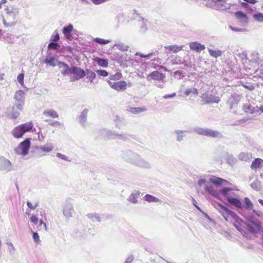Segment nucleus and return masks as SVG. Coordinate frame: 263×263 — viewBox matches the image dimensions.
<instances>
[{"instance_id":"1","label":"nucleus","mask_w":263,"mask_h":263,"mask_svg":"<svg viewBox=\"0 0 263 263\" xmlns=\"http://www.w3.org/2000/svg\"><path fill=\"white\" fill-rule=\"evenodd\" d=\"M206 182L205 179H201L199 180L198 184L200 186L204 185L205 191L218 199L220 198L221 196H223L228 202L230 199H233L238 195L233 192V190L231 187H225L218 191L215 190L213 186L206 184Z\"/></svg>"},{"instance_id":"2","label":"nucleus","mask_w":263,"mask_h":263,"mask_svg":"<svg viewBox=\"0 0 263 263\" xmlns=\"http://www.w3.org/2000/svg\"><path fill=\"white\" fill-rule=\"evenodd\" d=\"M121 157L127 162L137 167L144 168L151 167L149 162L142 158L138 154L130 150L122 151Z\"/></svg>"},{"instance_id":"3","label":"nucleus","mask_w":263,"mask_h":263,"mask_svg":"<svg viewBox=\"0 0 263 263\" xmlns=\"http://www.w3.org/2000/svg\"><path fill=\"white\" fill-rule=\"evenodd\" d=\"M219 208V212L222 215L226 220H228V218H232L234 220V226L240 232L242 231L241 227L245 223L237 216V215L229 210L226 206L223 205L221 204H218Z\"/></svg>"},{"instance_id":"4","label":"nucleus","mask_w":263,"mask_h":263,"mask_svg":"<svg viewBox=\"0 0 263 263\" xmlns=\"http://www.w3.org/2000/svg\"><path fill=\"white\" fill-rule=\"evenodd\" d=\"M24 92L23 90L17 91L14 95L15 103L12 107V116L16 119L20 115L19 110H21L24 103Z\"/></svg>"},{"instance_id":"5","label":"nucleus","mask_w":263,"mask_h":263,"mask_svg":"<svg viewBox=\"0 0 263 263\" xmlns=\"http://www.w3.org/2000/svg\"><path fill=\"white\" fill-rule=\"evenodd\" d=\"M165 74L157 70L151 72L146 77L148 81H155V85L160 88H163L165 86Z\"/></svg>"},{"instance_id":"6","label":"nucleus","mask_w":263,"mask_h":263,"mask_svg":"<svg viewBox=\"0 0 263 263\" xmlns=\"http://www.w3.org/2000/svg\"><path fill=\"white\" fill-rule=\"evenodd\" d=\"M32 127V122L24 123L15 127L11 132V134L15 138H20L25 133L31 130Z\"/></svg>"},{"instance_id":"7","label":"nucleus","mask_w":263,"mask_h":263,"mask_svg":"<svg viewBox=\"0 0 263 263\" xmlns=\"http://www.w3.org/2000/svg\"><path fill=\"white\" fill-rule=\"evenodd\" d=\"M30 145V139L27 138L21 142L15 148L14 152L18 155L26 156L28 154Z\"/></svg>"},{"instance_id":"8","label":"nucleus","mask_w":263,"mask_h":263,"mask_svg":"<svg viewBox=\"0 0 263 263\" xmlns=\"http://www.w3.org/2000/svg\"><path fill=\"white\" fill-rule=\"evenodd\" d=\"M7 11L6 17L9 20L11 21V22L7 23L5 19L3 20V23L6 26H11L13 24V22L15 20L16 16L18 14V9L17 8L12 7L10 8L6 9Z\"/></svg>"},{"instance_id":"9","label":"nucleus","mask_w":263,"mask_h":263,"mask_svg":"<svg viewBox=\"0 0 263 263\" xmlns=\"http://www.w3.org/2000/svg\"><path fill=\"white\" fill-rule=\"evenodd\" d=\"M251 224L247 225V229L249 232L251 233H256L260 231L261 228L260 222L257 219H256L253 216H248V217L245 216Z\"/></svg>"},{"instance_id":"10","label":"nucleus","mask_w":263,"mask_h":263,"mask_svg":"<svg viewBox=\"0 0 263 263\" xmlns=\"http://www.w3.org/2000/svg\"><path fill=\"white\" fill-rule=\"evenodd\" d=\"M74 212L73 205L71 199H67L63 206V214L67 220H69L72 217V214Z\"/></svg>"},{"instance_id":"11","label":"nucleus","mask_w":263,"mask_h":263,"mask_svg":"<svg viewBox=\"0 0 263 263\" xmlns=\"http://www.w3.org/2000/svg\"><path fill=\"white\" fill-rule=\"evenodd\" d=\"M69 76H70L71 81L78 80L85 76V71L81 68L72 66Z\"/></svg>"},{"instance_id":"12","label":"nucleus","mask_w":263,"mask_h":263,"mask_svg":"<svg viewBox=\"0 0 263 263\" xmlns=\"http://www.w3.org/2000/svg\"><path fill=\"white\" fill-rule=\"evenodd\" d=\"M12 165L9 160L0 156V171L9 172L12 170Z\"/></svg>"},{"instance_id":"13","label":"nucleus","mask_w":263,"mask_h":263,"mask_svg":"<svg viewBox=\"0 0 263 263\" xmlns=\"http://www.w3.org/2000/svg\"><path fill=\"white\" fill-rule=\"evenodd\" d=\"M109 85L114 89L119 91H123L126 89L127 83L124 81L118 82H112L110 80L107 81Z\"/></svg>"},{"instance_id":"14","label":"nucleus","mask_w":263,"mask_h":263,"mask_svg":"<svg viewBox=\"0 0 263 263\" xmlns=\"http://www.w3.org/2000/svg\"><path fill=\"white\" fill-rule=\"evenodd\" d=\"M58 65L61 73L64 76H70L71 71V67L68 64L63 62H59Z\"/></svg>"},{"instance_id":"15","label":"nucleus","mask_w":263,"mask_h":263,"mask_svg":"<svg viewBox=\"0 0 263 263\" xmlns=\"http://www.w3.org/2000/svg\"><path fill=\"white\" fill-rule=\"evenodd\" d=\"M202 99L205 101L206 103H218L220 101V98L218 97L215 96L212 94H203L202 96Z\"/></svg>"},{"instance_id":"16","label":"nucleus","mask_w":263,"mask_h":263,"mask_svg":"<svg viewBox=\"0 0 263 263\" xmlns=\"http://www.w3.org/2000/svg\"><path fill=\"white\" fill-rule=\"evenodd\" d=\"M228 203L231 205L234 206L237 208L238 210H242L243 208L242 202L238 195L233 199H230V201H228Z\"/></svg>"},{"instance_id":"17","label":"nucleus","mask_w":263,"mask_h":263,"mask_svg":"<svg viewBox=\"0 0 263 263\" xmlns=\"http://www.w3.org/2000/svg\"><path fill=\"white\" fill-rule=\"evenodd\" d=\"M205 136L218 139H222L223 137V135L219 131L209 128H207Z\"/></svg>"},{"instance_id":"18","label":"nucleus","mask_w":263,"mask_h":263,"mask_svg":"<svg viewBox=\"0 0 263 263\" xmlns=\"http://www.w3.org/2000/svg\"><path fill=\"white\" fill-rule=\"evenodd\" d=\"M190 48L191 50L196 51L197 52L200 53L201 51L205 49V47L197 42H191L189 44Z\"/></svg>"},{"instance_id":"19","label":"nucleus","mask_w":263,"mask_h":263,"mask_svg":"<svg viewBox=\"0 0 263 263\" xmlns=\"http://www.w3.org/2000/svg\"><path fill=\"white\" fill-rule=\"evenodd\" d=\"M250 61L257 64H261L263 62V58L255 51L252 52L250 56Z\"/></svg>"},{"instance_id":"20","label":"nucleus","mask_w":263,"mask_h":263,"mask_svg":"<svg viewBox=\"0 0 263 263\" xmlns=\"http://www.w3.org/2000/svg\"><path fill=\"white\" fill-rule=\"evenodd\" d=\"M236 18L242 24H245L248 22V16L246 14L241 11H238L235 13Z\"/></svg>"},{"instance_id":"21","label":"nucleus","mask_w":263,"mask_h":263,"mask_svg":"<svg viewBox=\"0 0 263 263\" xmlns=\"http://www.w3.org/2000/svg\"><path fill=\"white\" fill-rule=\"evenodd\" d=\"M73 29V26L71 24L64 27L63 28V33L64 34L66 38L68 40H71L72 39V35L71 32Z\"/></svg>"},{"instance_id":"22","label":"nucleus","mask_w":263,"mask_h":263,"mask_svg":"<svg viewBox=\"0 0 263 263\" xmlns=\"http://www.w3.org/2000/svg\"><path fill=\"white\" fill-rule=\"evenodd\" d=\"M243 110L249 114H254L259 111V108L250 104H245L243 106Z\"/></svg>"},{"instance_id":"23","label":"nucleus","mask_w":263,"mask_h":263,"mask_svg":"<svg viewBox=\"0 0 263 263\" xmlns=\"http://www.w3.org/2000/svg\"><path fill=\"white\" fill-rule=\"evenodd\" d=\"M101 134L103 136L106 137L109 139H116L117 133L115 131L110 130L106 129H103L101 130Z\"/></svg>"},{"instance_id":"24","label":"nucleus","mask_w":263,"mask_h":263,"mask_svg":"<svg viewBox=\"0 0 263 263\" xmlns=\"http://www.w3.org/2000/svg\"><path fill=\"white\" fill-rule=\"evenodd\" d=\"M188 132L187 130L176 129L174 130V134L176 135V141L181 142L183 140L185 137V133Z\"/></svg>"},{"instance_id":"25","label":"nucleus","mask_w":263,"mask_h":263,"mask_svg":"<svg viewBox=\"0 0 263 263\" xmlns=\"http://www.w3.org/2000/svg\"><path fill=\"white\" fill-rule=\"evenodd\" d=\"M210 181L213 184L216 185H220L223 183H228L229 182L227 180H225L224 179L217 177L216 176H212L210 178Z\"/></svg>"},{"instance_id":"26","label":"nucleus","mask_w":263,"mask_h":263,"mask_svg":"<svg viewBox=\"0 0 263 263\" xmlns=\"http://www.w3.org/2000/svg\"><path fill=\"white\" fill-rule=\"evenodd\" d=\"M140 193L139 191H134L129 195L127 200L131 203H136L138 202V198L140 197Z\"/></svg>"},{"instance_id":"27","label":"nucleus","mask_w":263,"mask_h":263,"mask_svg":"<svg viewBox=\"0 0 263 263\" xmlns=\"http://www.w3.org/2000/svg\"><path fill=\"white\" fill-rule=\"evenodd\" d=\"M88 112V109L85 108L81 112L79 116V122L82 126H85V125Z\"/></svg>"},{"instance_id":"28","label":"nucleus","mask_w":263,"mask_h":263,"mask_svg":"<svg viewBox=\"0 0 263 263\" xmlns=\"http://www.w3.org/2000/svg\"><path fill=\"white\" fill-rule=\"evenodd\" d=\"M44 62L50 66L54 67L57 65V60L55 57L52 55H48L44 60Z\"/></svg>"},{"instance_id":"29","label":"nucleus","mask_w":263,"mask_h":263,"mask_svg":"<svg viewBox=\"0 0 263 263\" xmlns=\"http://www.w3.org/2000/svg\"><path fill=\"white\" fill-rule=\"evenodd\" d=\"M37 149L42 152L48 153L53 149V146L51 143H46L44 145L39 147Z\"/></svg>"},{"instance_id":"30","label":"nucleus","mask_w":263,"mask_h":263,"mask_svg":"<svg viewBox=\"0 0 263 263\" xmlns=\"http://www.w3.org/2000/svg\"><path fill=\"white\" fill-rule=\"evenodd\" d=\"M214 3H221L222 10L230 9L232 5L230 3H227V0H211Z\"/></svg>"},{"instance_id":"31","label":"nucleus","mask_w":263,"mask_h":263,"mask_svg":"<svg viewBox=\"0 0 263 263\" xmlns=\"http://www.w3.org/2000/svg\"><path fill=\"white\" fill-rule=\"evenodd\" d=\"M87 217L92 222H101V218L100 215L95 213H91L87 214Z\"/></svg>"},{"instance_id":"32","label":"nucleus","mask_w":263,"mask_h":263,"mask_svg":"<svg viewBox=\"0 0 263 263\" xmlns=\"http://www.w3.org/2000/svg\"><path fill=\"white\" fill-rule=\"evenodd\" d=\"M85 71V76H86V79L87 80L86 82H92L96 77V73L92 71L89 69H86V70Z\"/></svg>"},{"instance_id":"33","label":"nucleus","mask_w":263,"mask_h":263,"mask_svg":"<svg viewBox=\"0 0 263 263\" xmlns=\"http://www.w3.org/2000/svg\"><path fill=\"white\" fill-rule=\"evenodd\" d=\"M263 164V160L260 158H256L252 163L251 168L253 170L260 168Z\"/></svg>"},{"instance_id":"34","label":"nucleus","mask_w":263,"mask_h":263,"mask_svg":"<svg viewBox=\"0 0 263 263\" xmlns=\"http://www.w3.org/2000/svg\"><path fill=\"white\" fill-rule=\"evenodd\" d=\"M43 115L53 118H57L59 117L58 114L53 109L46 110L44 111Z\"/></svg>"},{"instance_id":"35","label":"nucleus","mask_w":263,"mask_h":263,"mask_svg":"<svg viewBox=\"0 0 263 263\" xmlns=\"http://www.w3.org/2000/svg\"><path fill=\"white\" fill-rule=\"evenodd\" d=\"M95 62L98 65L103 67H106L108 66V61L106 59L97 57L95 58Z\"/></svg>"},{"instance_id":"36","label":"nucleus","mask_w":263,"mask_h":263,"mask_svg":"<svg viewBox=\"0 0 263 263\" xmlns=\"http://www.w3.org/2000/svg\"><path fill=\"white\" fill-rule=\"evenodd\" d=\"M206 129H207V128H202L201 127L197 126V127H195L193 129V131L198 135L205 136Z\"/></svg>"},{"instance_id":"37","label":"nucleus","mask_w":263,"mask_h":263,"mask_svg":"<svg viewBox=\"0 0 263 263\" xmlns=\"http://www.w3.org/2000/svg\"><path fill=\"white\" fill-rule=\"evenodd\" d=\"M130 135L126 133H117V135H116V139L121 140L124 141H127L130 139Z\"/></svg>"},{"instance_id":"38","label":"nucleus","mask_w":263,"mask_h":263,"mask_svg":"<svg viewBox=\"0 0 263 263\" xmlns=\"http://www.w3.org/2000/svg\"><path fill=\"white\" fill-rule=\"evenodd\" d=\"M244 203L245 204L243 205V208H245L246 209L251 210L253 208V204L249 198L245 197L244 198Z\"/></svg>"},{"instance_id":"39","label":"nucleus","mask_w":263,"mask_h":263,"mask_svg":"<svg viewBox=\"0 0 263 263\" xmlns=\"http://www.w3.org/2000/svg\"><path fill=\"white\" fill-rule=\"evenodd\" d=\"M116 47L117 48L122 51H126L128 50L129 47L123 43H118L116 44L114 47Z\"/></svg>"},{"instance_id":"40","label":"nucleus","mask_w":263,"mask_h":263,"mask_svg":"<svg viewBox=\"0 0 263 263\" xmlns=\"http://www.w3.org/2000/svg\"><path fill=\"white\" fill-rule=\"evenodd\" d=\"M165 48L169 49L170 51H173L174 53H177L182 49V46L171 45L165 47Z\"/></svg>"},{"instance_id":"41","label":"nucleus","mask_w":263,"mask_h":263,"mask_svg":"<svg viewBox=\"0 0 263 263\" xmlns=\"http://www.w3.org/2000/svg\"><path fill=\"white\" fill-rule=\"evenodd\" d=\"M209 52L211 56L217 58L221 55L222 52L220 50H214L212 49H209Z\"/></svg>"},{"instance_id":"42","label":"nucleus","mask_w":263,"mask_h":263,"mask_svg":"<svg viewBox=\"0 0 263 263\" xmlns=\"http://www.w3.org/2000/svg\"><path fill=\"white\" fill-rule=\"evenodd\" d=\"M145 110L146 109L144 107H131L129 109L130 112L135 114H139Z\"/></svg>"},{"instance_id":"43","label":"nucleus","mask_w":263,"mask_h":263,"mask_svg":"<svg viewBox=\"0 0 263 263\" xmlns=\"http://www.w3.org/2000/svg\"><path fill=\"white\" fill-rule=\"evenodd\" d=\"M144 199L148 202H156L159 200L156 197L149 194L144 196Z\"/></svg>"},{"instance_id":"44","label":"nucleus","mask_w":263,"mask_h":263,"mask_svg":"<svg viewBox=\"0 0 263 263\" xmlns=\"http://www.w3.org/2000/svg\"><path fill=\"white\" fill-rule=\"evenodd\" d=\"M191 93L197 95L198 90L196 88L194 87L188 88L185 89L184 94L185 96H188Z\"/></svg>"},{"instance_id":"45","label":"nucleus","mask_w":263,"mask_h":263,"mask_svg":"<svg viewBox=\"0 0 263 263\" xmlns=\"http://www.w3.org/2000/svg\"><path fill=\"white\" fill-rule=\"evenodd\" d=\"M250 158V155L248 153H241L238 155V159L241 161H248Z\"/></svg>"},{"instance_id":"46","label":"nucleus","mask_w":263,"mask_h":263,"mask_svg":"<svg viewBox=\"0 0 263 263\" xmlns=\"http://www.w3.org/2000/svg\"><path fill=\"white\" fill-rule=\"evenodd\" d=\"M174 77L175 78L180 80L185 77V74L182 71L177 70L174 72Z\"/></svg>"},{"instance_id":"47","label":"nucleus","mask_w":263,"mask_h":263,"mask_svg":"<svg viewBox=\"0 0 263 263\" xmlns=\"http://www.w3.org/2000/svg\"><path fill=\"white\" fill-rule=\"evenodd\" d=\"M253 18L258 22H263V14L257 12L253 14Z\"/></svg>"},{"instance_id":"48","label":"nucleus","mask_w":263,"mask_h":263,"mask_svg":"<svg viewBox=\"0 0 263 263\" xmlns=\"http://www.w3.org/2000/svg\"><path fill=\"white\" fill-rule=\"evenodd\" d=\"M227 160L228 163L230 165H233L236 162V158L232 155H228L227 156Z\"/></svg>"},{"instance_id":"49","label":"nucleus","mask_w":263,"mask_h":263,"mask_svg":"<svg viewBox=\"0 0 263 263\" xmlns=\"http://www.w3.org/2000/svg\"><path fill=\"white\" fill-rule=\"evenodd\" d=\"M94 41H95L96 43H97L98 44H102V45H105L110 42V41H109V40H104V39H102L98 38V37L95 38L94 39Z\"/></svg>"},{"instance_id":"50","label":"nucleus","mask_w":263,"mask_h":263,"mask_svg":"<svg viewBox=\"0 0 263 263\" xmlns=\"http://www.w3.org/2000/svg\"><path fill=\"white\" fill-rule=\"evenodd\" d=\"M4 39L8 42V43H13L14 41V35L11 34L7 33L6 35L4 36Z\"/></svg>"},{"instance_id":"51","label":"nucleus","mask_w":263,"mask_h":263,"mask_svg":"<svg viewBox=\"0 0 263 263\" xmlns=\"http://www.w3.org/2000/svg\"><path fill=\"white\" fill-rule=\"evenodd\" d=\"M59 45L58 43L53 42L50 43L48 45V49H57L59 47Z\"/></svg>"},{"instance_id":"52","label":"nucleus","mask_w":263,"mask_h":263,"mask_svg":"<svg viewBox=\"0 0 263 263\" xmlns=\"http://www.w3.org/2000/svg\"><path fill=\"white\" fill-rule=\"evenodd\" d=\"M172 61L174 60V63L175 64H181L183 63V61L179 57H177L176 56H172Z\"/></svg>"},{"instance_id":"53","label":"nucleus","mask_w":263,"mask_h":263,"mask_svg":"<svg viewBox=\"0 0 263 263\" xmlns=\"http://www.w3.org/2000/svg\"><path fill=\"white\" fill-rule=\"evenodd\" d=\"M122 74L121 73L117 72L115 74L111 75L110 79L111 80H118L121 78Z\"/></svg>"},{"instance_id":"54","label":"nucleus","mask_w":263,"mask_h":263,"mask_svg":"<svg viewBox=\"0 0 263 263\" xmlns=\"http://www.w3.org/2000/svg\"><path fill=\"white\" fill-rule=\"evenodd\" d=\"M56 156L57 157H58L60 159L64 160L67 161H68V162L71 161L70 160H69L68 158L66 156H65L63 154H62L61 153H57Z\"/></svg>"},{"instance_id":"55","label":"nucleus","mask_w":263,"mask_h":263,"mask_svg":"<svg viewBox=\"0 0 263 263\" xmlns=\"http://www.w3.org/2000/svg\"><path fill=\"white\" fill-rule=\"evenodd\" d=\"M96 72L100 76L106 77L108 74V72L105 70H98Z\"/></svg>"},{"instance_id":"56","label":"nucleus","mask_w":263,"mask_h":263,"mask_svg":"<svg viewBox=\"0 0 263 263\" xmlns=\"http://www.w3.org/2000/svg\"><path fill=\"white\" fill-rule=\"evenodd\" d=\"M259 182L257 180H256L254 182H253V183H251V186L252 187V189L256 190V191H258L259 190Z\"/></svg>"},{"instance_id":"57","label":"nucleus","mask_w":263,"mask_h":263,"mask_svg":"<svg viewBox=\"0 0 263 263\" xmlns=\"http://www.w3.org/2000/svg\"><path fill=\"white\" fill-rule=\"evenodd\" d=\"M24 74L23 73L19 74L17 77V81L21 85L24 83Z\"/></svg>"},{"instance_id":"58","label":"nucleus","mask_w":263,"mask_h":263,"mask_svg":"<svg viewBox=\"0 0 263 263\" xmlns=\"http://www.w3.org/2000/svg\"><path fill=\"white\" fill-rule=\"evenodd\" d=\"M30 221L31 222L34 223V224H37L39 221V219L36 216L33 215L30 217Z\"/></svg>"},{"instance_id":"59","label":"nucleus","mask_w":263,"mask_h":263,"mask_svg":"<svg viewBox=\"0 0 263 263\" xmlns=\"http://www.w3.org/2000/svg\"><path fill=\"white\" fill-rule=\"evenodd\" d=\"M147 30V27L145 23L143 20L142 22V24L140 27V31L141 32H145Z\"/></svg>"},{"instance_id":"60","label":"nucleus","mask_w":263,"mask_h":263,"mask_svg":"<svg viewBox=\"0 0 263 263\" xmlns=\"http://www.w3.org/2000/svg\"><path fill=\"white\" fill-rule=\"evenodd\" d=\"M33 239L35 242L39 241V235L37 232H33L32 235Z\"/></svg>"},{"instance_id":"61","label":"nucleus","mask_w":263,"mask_h":263,"mask_svg":"<svg viewBox=\"0 0 263 263\" xmlns=\"http://www.w3.org/2000/svg\"><path fill=\"white\" fill-rule=\"evenodd\" d=\"M253 212L257 216L263 219V214L260 211L254 210Z\"/></svg>"},{"instance_id":"62","label":"nucleus","mask_w":263,"mask_h":263,"mask_svg":"<svg viewBox=\"0 0 263 263\" xmlns=\"http://www.w3.org/2000/svg\"><path fill=\"white\" fill-rule=\"evenodd\" d=\"M229 28L233 31L237 32V31H243V29L242 28L234 27L232 26H229Z\"/></svg>"},{"instance_id":"63","label":"nucleus","mask_w":263,"mask_h":263,"mask_svg":"<svg viewBox=\"0 0 263 263\" xmlns=\"http://www.w3.org/2000/svg\"><path fill=\"white\" fill-rule=\"evenodd\" d=\"M15 249L12 243H10V248L9 249V252L10 254L12 255L14 254Z\"/></svg>"},{"instance_id":"64","label":"nucleus","mask_w":263,"mask_h":263,"mask_svg":"<svg viewBox=\"0 0 263 263\" xmlns=\"http://www.w3.org/2000/svg\"><path fill=\"white\" fill-rule=\"evenodd\" d=\"M134 260L133 255H129L125 260L124 263H131Z\"/></svg>"}]
</instances>
